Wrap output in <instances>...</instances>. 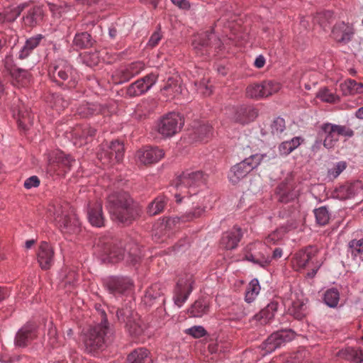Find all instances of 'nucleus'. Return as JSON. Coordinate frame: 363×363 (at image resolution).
Returning <instances> with one entry per match:
<instances>
[{
  "mask_svg": "<svg viewBox=\"0 0 363 363\" xmlns=\"http://www.w3.org/2000/svg\"><path fill=\"white\" fill-rule=\"evenodd\" d=\"M206 176L202 171H190L183 172L176 179L174 182L175 187L179 193L175 194L177 203H181L182 199L187 196H196L193 201L194 206L199 203V199L202 201V197H204V203L207 206V199L205 195L196 196L199 190L198 188L205 185Z\"/></svg>",
  "mask_w": 363,
  "mask_h": 363,
  "instance_id": "obj_1",
  "label": "nucleus"
},
{
  "mask_svg": "<svg viewBox=\"0 0 363 363\" xmlns=\"http://www.w3.org/2000/svg\"><path fill=\"white\" fill-rule=\"evenodd\" d=\"M107 208L111 218L125 225L130 224L139 213L127 192H115L107 199Z\"/></svg>",
  "mask_w": 363,
  "mask_h": 363,
  "instance_id": "obj_2",
  "label": "nucleus"
},
{
  "mask_svg": "<svg viewBox=\"0 0 363 363\" xmlns=\"http://www.w3.org/2000/svg\"><path fill=\"white\" fill-rule=\"evenodd\" d=\"M204 199V197H202V201L199 199V203L196 206H193L192 210L186 212L184 215L181 216L167 218L158 223L154 229L155 238L159 239L162 235H166L169 236V233L170 231L179 228L182 224L201 217L206 209Z\"/></svg>",
  "mask_w": 363,
  "mask_h": 363,
  "instance_id": "obj_3",
  "label": "nucleus"
},
{
  "mask_svg": "<svg viewBox=\"0 0 363 363\" xmlns=\"http://www.w3.org/2000/svg\"><path fill=\"white\" fill-rule=\"evenodd\" d=\"M102 315L101 323L91 327L84 334L83 342L85 350L89 353L101 349L111 340L112 331L108 326L104 312L102 313Z\"/></svg>",
  "mask_w": 363,
  "mask_h": 363,
  "instance_id": "obj_4",
  "label": "nucleus"
},
{
  "mask_svg": "<svg viewBox=\"0 0 363 363\" xmlns=\"http://www.w3.org/2000/svg\"><path fill=\"white\" fill-rule=\"evenodd\" d=\"M48 213L62 233L74 234L79 231V219L67 206H62L60 204L52 205L48 208Z\"/></svg>",
  "mask_w": 363,
  "mask_h": 363,
  "instance_id": "obj_5",
  "label": "nucleus"
},
{
  "mask_svg": "<svg viewBox=\"0 0 363 363\" xmlns=\"http://www.w3.org/2000/svg\"><path fill=\"white\" fill-rule=\"evenodd\" d=\"M274 157V155L270 157L267 154L255 153L250 155L231 167L228 175L230 182L233 184L238 183L250 172L256 169L266 158L269 160Z\"/></svg>",
  "mask_w": 363,
  "mask_h": 363,
  "instance_id": "obj_6",
  "label": "nucleus"
},
{
  "mask_svg": "<svg viewBox=\"0 0 363 363\" xmlns=\"http://www.w3.org/2000/svg\"><path fill=\"white\" fill-rule=\"evenodd\" d=\"M97 155L99 160L105 166L119 163L123 159L124 145L118 140L112 141L110 144L102 143Z\"/></svg>",
  "mask_w": 363,
  "mask_h": 363,
  "instance_id": "obj_7",
  "label": "nucleus"
},
{
  "mask_svg": "<svg viewBox=\"0 0 363 363\" xmlns=\"http://www.w3.org/2000/svg\"><path fill=\"white\" fill-rule=\"evenodd\" d=\"M184 120L181 114L170 112L162 116L157 121V130L164 138H171L181 130Z\"/></svg>",
  "mask_w": 363,
  "mask_h": 363,
  "instance_id": "obj_8",
  "label": "nucleus"
},
{
  "mask_svg": "<svg viewBox=\"0 0 363 363\" xmlns=\"http://www.w3.org/2000/svg\"><path fill=\"white\" fill-rule=\"evenodd\" d=\"M320 130L325 134L323 146L328 150L333 149L335 146L340 136L350 138L354 135V131L350 128L330 123L322 124Z\"/></svg>",
  "mask_w": 363,
  "mask_h": 363,
  "instance_id": "obj_9",
  "label": "nucleus"
},
{
  "mask_svg": "<svg viewBox=\"0 0 363 363\" xmlns=\"http://www.w3.org/2000/svg\"><path fill=\"white\" fill-rule=\"evenodd\" d=\"M140 257V250L135 244H128L125 247V250L122 248V245H114L108 253V258L111 262H117L124 259L126 263L134 264L139 262Z\"/></svg>",
  "mask_w": 363,
  "mask_h": 363,
  "instance_id": "obj_10",
  "label": "nucleus"
},
{
  "mask_svg": "<svg viewBox=\"0 0 363 363\" xmlns=\"http://www.w3.org/2000/svg\"><path fill=\"white\" fill-rule=\"evenodd\" d=\"M245 259L265 267L272 260L270 249L266 244L256 242L247 245L245 248Z\"/></svg>",
  "mask_w": 363,
  "mask_h": 363,
  "instance_id": "obj_11",
  "label": "nucleus"
},
{
  "mask_svg": "<svg viewBox=\"0 0 363 363\" xmlns=\"http://www.w3.org/2000/svg\"><path fill=\"white\" fill-rule=\"evenodd\" d=\"M52 77L55 82H57V78L67 82L65 85L68 88H74L76 86L78 80V76L72 67L65 60H58L56 61L51 72Z\"/></svg>",
  "mask_w": 363,
  "mask_h": 363,
  "instance_id": "obj_12",
  "label": "nucleus"
},
{
  "mask_svg": "<svg viewBox=\"0 0 363 363\" xmlns=\"http://www.w3.org/2000/svg\"><path fill=\"white\" fill-rule=\"evenodd\" d=\"M193 49L199 56L209 55L213 48H220V40L211 32H205L199 34L192 43Z\"/></svg>",
  "mask_w": 363,
  "mask_h": 363,
  "instance_id": "obj_13",
  "label": "nucleus"
},
{
  "mask_svg": "<svg viewBox=\"0 0 363 363\" xmlns=\"http://www.w3.org/2000/svg\"><path fill=\"white\" fill-rule=\"evenodd\" d=\"M104 284L110 294L114 297L126 295L132 291L133 281L128 277L112 276L104 280Z\"/></svg>",
  "mask_w": 363,
  "mask_h": 363,
  "instance_id": "obj_14",
  "label": "nucleus"
},
{
  "mask_svg": "<svg viewBox=\"0 0 363 363\" xmlns=\"http://www.w3.org/2000/svg\"><path fill=\"white\" fill-rule=\"evenodd\" d=\"M145 69V63L142 61H136L132 63L121 66L112 74L113 82L121 84L129 81L135 76L139 74Z\"/></svg>",
  "mask_w": 363,
  "mask_h": 363,
  "instance_id": "obj_15",
  "label": "nucleus"
},
{
  "mask_svg": "<svg viewBox=\"0 0 363 363\" xmlns=\"http://www.w3.org/2000/svg\"><path fill=\"white\" fill-rule=\"evenodd\" d=\"M296 336L291 329L281 330L273 333L263 343L262 348L267 353L274 352L286 343L291 341Z\"/></svg>",
  "mask_w": 363,
  "mask_h": 363,
  "instance_id": "obj_16",
  "label": "nucleus"
},
{
  "mask_svg": "<svg viewBox=\"0 0 363 363\" xmlns=\"http://www.w3.org/2000/svg\"><path fill=\"white\" fill-rule=\"evenodd\" d=\"M194 283L192 274H186L184 278L178 280L173 296V301L176 306L181 308L187 301L189 295L193 291Z\"/></svg>",
  "mask_w": 363,
  "mask_h": 363,
  "instance_id": "obj_17",
  "label": "nucleus"
},
{
  "mask_svg": "<svg viewBox=\"0 0 363 363\" xmlns=\"http://www.w3.org/2000/svg\"><path fill=\"white\" fill-rule=\"evenodd\" d=\"M48 165L50 171L56 172L60 167H65L68 170L72 166V164L75 162L69 155H65L60 150H55L49 154L48 157Z\"/></svg>",
  "mask_w": 363,
  "mask_h": 363,
  "instance_id": "obj_18",
  "label": "nucleus"
},
{
  "mask_svg": "<svg viewBox=\"0 0 363 363\" xmlns=\"http://www.w3.org/2000/svg\"><path fill=\"white\" fill-rule=\"evenodd\" d=\"M37 337L36 326L27 323L18 330L15 337V345L19 347H27Z\"/></svg>",
  "mask_w": 363,
  "mask_h": 363,
  "instance_id": "obj_19",
  "label": "nucleus"
},
{
  "mask_svg": "<svg viewBox=\"0 0 363 363\" xmlns=\"http://www.w3.org/2000/svg\"><path fill=\"white\" fill-rule=\"evenodd\" d=\"M318 253L316 247L308 246L299 250L294 255L293 265L296 270L304 269L310 262L313 264V259Z\"/></svg>",
  "mask_w": 363,
  "mask_h": 363,
  "instance_id": "obj_20",
  "label": "nucleus"
},
{
  "mask_svg": "<svg viewBox=\"0 0 363 363\" xmlns=\"http://www.w3.org/2000/svg\"><path fill=\"white\" fill-rule=\"evenodd\" d=\"M37 258L41 269L45 270L50 269L54 263V250L52 245L45 241L41 242Z\"/></svg>",
  "mask_w": 363,
  "mask_h": 363,
  "instance_id": "obj_21",
  "label": "nucleus"
},
{
  "mask_svg": "<svg viewBox=\"0 0 363 363\" xmlns=\"http://www.w3.org/2000/svg\"><path fill=\"white\" fill-rule=\"evenodd\" d=\"M164 155L163 150L157 147L140 150L136 154L138 160L145 164L157 162Z\"/></svg>",
  "mask_w": 363,
  "mask_h": 363,
  "instance_id": "obj_22",
  "label": "nucleus"
},
{
  "mask_svg": "<svg viewBox=\"0 0 363 363\" xmlns=\"http://www.w3.org/2000/svg\"><path fill=\"white\" fill-rule=\"evenodd\" d=\"M354 34L353 28L349 24L340 22L335 24L332 30L333 38L338 43H347Z\"/></svg>",
  "mask_w": 363,
  "mask_h": 363,
  "instance_id": "obj_23",
  "label": "nucleus"
},
{
  "mask_svg": "<svg viewBox=\"0 0 363 363\" xmlns=\"http://www.w3.org/2000/svg\"><path fill=\"white\" fill-rule=\"evenodd\" d=\"M257 111L251 106H241L233 109L232 120L241 124L248 123L257 117Z\"/></svg>",
  "mask_w": 363,
  "mask_h": 363,
  "instance_id": "obj_24",
  "label": "nucleus"
},
{
  "mask_svg": "<svg viewBox=\"0 0 363 363\" xmlns=\"http://www.w3.org/2000/svg\"><path fill=\"white\" fill-rule=\"evenodd\" d=\"M242 236L241 228L234 226L231 230L224 233L220 240V245L226 250L235 249Z\"/></svg>",
  "mask_w": 363,
  "mask_h": 363,
  "instance_id": "obj_25",
  "label": "nucleus"
},
{
  "mask_svg": "<svg viewBox=\"0 0 363 363\" xmlns=\"http://www.w3.org/2000/svg\"><path fill=\"white\" fill-rule=\"evenodd\" d=\"M88 218L89 223L98 228L104 225V216L102 211V203L100 201H96L89 205Z\"/></svg>",
  "mask_w": 363,
  "mask_h": 363,
  "instance_id": "obj_26",
  "label": "nucleus"
},
{
  "mask_svg": "<svg viewBox=\"0 0 363 363\" xmlns=\"http://www.w3.org/2000/svg\"><path fill=\"white\" fill-rule=\"evenodd\" d=\"M278 303L275 301L270 302L259 313L254 315L252 320L258 322L260 325H265L269 320L274 318L275 313L278 309Z\"/></svg>",
  "mask_w": 363,
  "mask_h": 363,
  "instance_id": "obj_27",
  "label": "nucleus"
},
{
  "mask_svg": "<svg viewBox=\"0 0 363 363\" xmlns=\"http://www.w3.org/2000/svg\"><path fill=\"white\" fill-rule=\"evenodd\" d=\"M130 313L131 311L130 309L122 308L117 311L116 315L118 320L126 322V327L131 335H139L142 333L143 329L138 323L132 322L129 318Z\"/></svg>",
  "mask_w": 363,
  "mask_h": 363,
  "instance_id": "obj_28",
  "label": "nucleus"
},
{
  "mask_svg": "<svg viewBox=\"0 0 363 363\" xmlns=\"http://www.w3.org/2000/svg\"><path fill=\"white\" fill-rule=\"evenodd\" d=\"M45 38V36L42 34H37L28 38L23 46L19 50L18 58L23 60L27 58L40 43L42 40Z\"/></svg>",
  "mask_w": 363,
  "mask_h": 363,
  "instance_id": "obj_29",
  "label": "nucleus"
},
{
  "mask_svg": "<svg viewBox=\"0 0 363 363\" xmlns=\"http://www.w3.org/2000/svg\"><path fill=\"white\" fill-rule=\"evenodd\" d=\"M322 301L324 304L330 308H337L340 301V291L335 287H331L322 294Z\"/></svg>",
  "mask_w": 363,
  "mask_h": 363,
  "instance_id": "obj_30",
  "label": "nucleus"
},
{
  "mask_svg": "<svg viewBox=\"0 0 363 363\" xmlns=\"http://www.w3.org/2000/svg\"><path fill=\"white\" fill-rule=\"evenodd\" d=\"M208 311V302L204 298H199L188 308L187 313L192 318H201L207 314Z\"/></svg>",
  "mask_w": 363,
  "mask_h": 363,
  "instance_id": "obj_31",
  "label": "nucleus"
},
{
  "mask_svg": "<svg viewBox=\"0 0 363 363\" xmlns=\"http://www.w3.org/2000/svg\"><path fill=\"white\" fill-rule=\"evenodd\" d=\"M127 363H152V359L146 348L139 347L128 354Z\"/></svg>",
  "mask_w": 363,
  "mask_h": 363,
  "instance_id": "obj_32",
  "label": "nucleus"
},
{
  "mask_svg": "<svg viewBox=\"0 0 363 363\" xmlns=\"http://www.w3.org/2000/svg\"><path fill=\"white\" fill-rule=\"evenodd\" d=\"M338 356L352 363H362L363 362V350H355L352 347L342 349L338 352Z\"/></svg>",
  "mask_w": 363,
  "mask_h": 363,
  "instance_id": "obj_33",
  "label": "nucleus"
},
{
  "mask_svg": "<svg viewBox=\"0 0 363 363\" xmlns=\"http://www.w3.org/2000/svg\"><path fill=\"white\" fill-rule=\"evenodd\" d=\"M77 113L83 118H86L93 115L99 114L103 112V107L99 104L83 103L77 108Z\"/></svg>",
  "mask_w": 363,
  "mask_h": 363,
  "instance_id": "obj_34",
  "label": "nucleus"
},
{
  "mask_svg": "<svg viewBox=\"0 0 363 363\" xmlns=\"http://www.w3.org/2000/svg\"><path fill=\"white\" fill-rule=\"evenodd\" d=\"M96 133V130L88 125L84 126H79L73 130V135L79 141L75 142V144L79 143V145L86 143V140L89 137H93Z\"/></svg>",
  "mask_w": 363,
  "mask_h": 363,
  "instance_id": "obj_35",
  "label": "nucleus"
},
{
  "mask_svg": "<svg viewBox=\"0 0 363 363\" xmlns=\"http://www.w3.org/2000/svg\"><path fill=\"white\" fill-rule=\"evenodd\" d=\"M340 87L345 96L363 94V84L358 83L354 79L345 80L340 84Z\"/></svg>",
  "mask_w": 363,
  "mask_h": 363,
  "instance_id": "obj_36",
  "label": "nucleus"
},
{
  "mask_svg": "<svg viewBox=\"0 0 363 363\" xmlns=\"http://www.w3.org/2000/svg\"><path fill=\"white\" fill-rule=\"evenodd\" d=\"M43 16V12L40 7H33L30 9L26 15L23 16V22L27 26L34 27L42 21Z\"/></svg>",
  "mask_w": 363,
  "mask_h": 363,
  "instance_id": "obj_37",
  "label": "nucleus"
},
{
  "mask_svg": "<svg viewBox=\"0 0 363 363\" xmlns=\"http://www.w3.org/2000/svg\"><path fill=\"white\" fill-rule=\"evenodd\" d=\"M303 139L297 136L290 140L281 143L278 147L279 152L281 155H288L295 149H296L303 143Z\"/></svg>",
  "mask_w": 363,
  "mask_h": 363,
  "instance_id": "obj_38",
  "label": "nucleus"
},
{
  "mask_svg": "<svg viewBox=\"0 0 363 363\" xmlns=\"http://www.w3.org/2000/svg\"><path fill=\"white\" fill-rule=\"evenodd\" d=\"M94 40L87 32L77 33L73 40V45L78 49H84L91 47Z\"/></svg>",
  "mask_w": 363,
  "mask_h": 363,
  "instance_id": "obj_39",
  "label": "nucleus"
},
{
  "mask_svg": "<svg viewBox=\"0 0 363 363\" xmlns=\"http://www.w3.org/2000/svg\"><path fill=\"white\" fill-rule=\"evenodd\" d=\"M167 199L164 196H158L154 199L147 207V213L150 216H155L161 213L166 204Z\"/></svg>",
  "mask_w": 363,
  "mask_h": 363,
  "instance_id": "obj_40",
  "label": "nucleus"
},
{
  "mask_svg": "<svg viewBox=\"0 0 363 363\" xmlns=\"http://www.w3.org/2000/svg\"><path fill=\"white\" fill-rule=\"evenodd\" d=\"M162 294L160 286L158 284L152 285L145 292L143 301L146 305L151 306L154 301L160 298Z\"/></svg>",
  "mask_w": 363,
  "mask_h": 363,
  "instance_id": "obj_41",
  "label": "nucleus"
},
{
  "mask_svg": "<svg viewBox=\"0 0 363 363\" xmlns=\"http://www.w3.org/2000/svg\"><path fill=\"white\" fill-rule=\"evenodd\" d=\"M260 291V286L257 279L250 281L247 286L245 300L247 303L255 301Z\"/></svg>",
  "mask_w": 363,
  "mask_h": 363,
  "instance_id": "obj_42",
  "label": "nucleus"
},
{
  "mask_svg": "<svg viewBox=\"0 0 363 363\" xmlns=\"http://www.w3.org/2000/svg\"><path fill=\"white\" fill-rule=\"evenodd\" d=\"M81 62L89 67L96 66L100 62L98 52H84L79 55Z\"/></svg>",
  "mask_w": 363,
  "mask_h": 363,
  "instance_id": "obj_43",
  "label": "nucleus"
},
{
  "mask_svg": "<svg viewBox=\"0 0 363 363\" xmlns=\"http://www.w3.org/2000/svg\"><path fill=\"white\" fill-rule=\"evenodd\" d=\"M147 91V90L146 89V87H145L143 82H141L140 79H138L128 86L127 88L126 94L130 97H135L140 96Z\"/></svg>",
  "mask_w": 363,
  "mask_h": 363,
  "instance_id": "obj_44",
  "label": "nucleus"
},
{
  "mask_svg": "<svg viewBox=\"0 0 363 363\" xmlns=\"http://www.w3.org/2000/svg\"><path fill=\"white\" fill-rule=\"evenodd\" d=\"M262 82L260 84H253L249 85L246 89V95L247 97L255 99H263Z\"/></svg>",
  "mask_w": 363,
  "mask_h": 363,
  "instance_id": "obj_45",
  "label": "nucleus"
},
{
  "mask_svg": "<svg viewBox=\"0 0 363 363\" xmlns=\"http://www.w3.org/2000/svg\"><path fill=\"white\" fill-rule=\"evenodd\" d=\"M262 86L264 98L276 94L281 89V85L279 83L272 80L262 82Z\"/></svg>",
  "mask_w": 363,
  "mask_h": 363,
  "instance_id": "obj_46",
  "label": "nucleus"
},
{
  "mask_svg": "<svg viewBox=\"0 0 363 363\" xmlns=\"http://www.w3.org/2000/svg\"><path fill=\"white\" fill-rule=\"evenodd\" d=\"M306 306L302 302H294L291 307L289 308V313L295 318L301 320L306 314Z\"/></svg>",
  "mask_w": 363,
  "mask_h": 363,
  "instance_id": "obj_47",
  "label": "nucleus"
},
{
  "mask_svg": "<svg viewBox=\"0 0 363 363\" xmlns=\"http://www.w3.org/2000/svg\"><path fill=\"white\" fill-rule=\"evenodd\" d=\"M348 252L351 253L353 259L360 256L363 253V239H354L348 244Z\"/></svg>",
  "mask_w": 363,
  "mask_h": 363,
  "instance_id": "obj_48",
  "label": "nucleus"
},
{
  "mask_svg": "<svg viewBox=\"0 0 363 363\" xmlns=\"http://www.w3.org/2000/svg\"><path fill=\"white\" fill-rule=\"evenodd\" d=\"M314 214L317 223L325 225L330 220V213L325 206H321L314 210Z\"/></svg>",
  "mask_w": 363,
  "mask_h": 363,
  "instance_id": "obj_49",
  "label": "nucleus"
},
{
  "mask_svg": "<svg viewBox=\"0 0 363 363\" xmlns=\"http://www.w3.org/2000/svg\"><path fill=\"white\" fill-rule=\"evenodd\" d=\"M270 128L273 135L280 137L286 128L284 119L281 117L274 118L271 123Z\"/></svg>",
  "mask_w": 363,
  "mask_h": 363,
  "instance_id": "obj_50",
  "label": "nucleus"
},
{
  "mask_svg": "<svg viewBox=\"0 0 363 363\" xmlns=\"http://www.w3.org/2000/svg\"><path fill=\"white\" fill-rule=\"evenodd\" d=\"M316 96L322 101L327 103H335L340 100L337 95L331 92L326 88L320 89Z\"/></svg>",
  "mask_w": 363,
  "mask_h": 363,
  "instance_id": "obj_51",
  "label": "nucleus"
},
{
  "mask_svg": "<svg viewBox=\"0 0 363 363\" xmlns=\"http://www.w3.org/2000/svg\"><path fill=\"white\" fill-rule=\"evenodd\" d=\"M24 9V6H18L13 8L6 13H0V21H14L21 14Z\"/></svg>",
  "mask_w": 363,
  "mask_h": 363,
  "instance_id": "obj_52",
  "label": "nucleus"
},
{
  "mask_svg": "<svg viewBox=\"0 0 363 363\" xmlns=\"http://www.w3.org/2000/svg\"><path fill=\"white\" fill-rule=\"evenodd\" d=\"M197 136L196 138L200 141H204L212 134V128L208 124L200 125L194 132Z\"/></svg>",
  "mask_w": 363,
  "mask_h": 363,
  "instance_id": "obj_53",
  "label": "nucleus"
},
{
  "mask_svg": "<svg viewBox=\"0 0 363 363\" xmlns=\"http://www.w3.org/2000/svg\"><path fill=\"white\" fill-rule=\"evenodd\" d=\"M346 167L345 162L341 161L335 163L333 167L328 170V177L330 179H336L346 169Z\"/></svg>",
  "mask_w": 363,
  "mask_h": 363,
  "instance_id": "obj_54",
  "label": "nucleus"
},
{
  "mask_svg": "<svg viewBox=\"0 0 363 363\" xmlns=\"http://www.w3.org/2000/svg\"><path fill=\"white\" fill-rule=\"evenodd\" d=\"M284 236V230L283 229H277L272 233H271L265 239V242L267 246L269 245H275L279 240H281Z\"/></svg>",
  "mask_w": 363,
  "mask_h": 363,
  "instance_id": "obj_55",
  "label": "nucleus"
},
{
  "mask_svg": "<svg viewBox=\"0 0 363 363\" xmlns=\"http://www.w3.org/2000/svg\"><path fill=\"white\" fill-rule=\"evenodd\" d=\"M348 186L352 199L363 196V181L357 180L348 184Z\"/></svg>",
  "mask_w": 363,
  "mask_h": 363,
  "instance_id": "obj_56",
  "label": "nucleus"
},
{
  "mask_svg": "<svg viewBox=\"0 0 363 363\" xmlns=\"http://www.w3.org/2000/svg\"><path fill=\"white\" fill-rule=\"evenodd\" d=\"M348 184L342 185L335 189L334 194L335 197L340 200H346L352 199L350 193Z\"/></svg>",
  "mask_w": 363,
  "mask_h": 363,
  "instance_id": "obj_57",
  "label": "nucleus"
},
{
  "mask_svg": "<svg viewBox=\"0 0 363 363\" xmlns=\"http://www.w3.org/2000/svg\"><path fill=\"white\" fill-rule=\"evenodd\" d=\"M186 333L195 337L200 338L204 337L207 332L205 328L201 325H194L186 330Z\"/></svg>",
  "mask_w": 363,
  "mask_h": 363,
  "instance_id": "obj_58",
  "label": "nucleus"
},
{
  "mask_svg": "<svg viewBox=\"0 0 363 363\" xmlns=\"http://www.w3.org/2000/svg\"><path fill=\"white\" fill-rule=\"evenodd\" d=\"M140 80L143 82L145 87H146V89L148 91L156 83L157 75L154 73H150L140 79Z\"/></svg>",
  "mask_w": 363,
  "mask_h": 363,
  "instance_id": "obj_59",
  "label": "nucleus"
},
{
  "mask_svg": "<svg viewBox=\"0 0 363 363\" xmlns=\"http://www.w3.org/2000/svg\"><path fill=\"white\" fill-rule=\"evenodd\" d=\"M48 335L50 345L52 347H55L57 343L58 334L56 327L52 323H50L48 328Z\"/></svg>",
  "mask_w": 363,
  "mask_h": 363,
  "instance_id": "obj_60",
  "label": "nucleus"
},
{
  "mask_svg": "<svg viewBox=\"0 0 363 363\" xmlns=\"http://www.w3.org/2000/svg\"><path fill=\"white\" fill-rule=\"evenodd\" d=\"M162 37V35L160 32V28H159L151 35L148 40L147 45L150 48L155 47L161 40Z\"/></svg>",
  "mask_w": 363,
  "mask_h": 363,
  "instance_id": "obj_61",
  "label": "nucleus"
},
{
  "mask_svg": "<svg viewBox=\"0 0 363 363\" xmlns=\"http://www.w3.org/2000/svg\"><path fill=\"white\" fill-rule=\"evenodd\" d=\"M40 185V179L37 176H32L26 179L24 182V187L30 189L33 187H38Z\"/></svg>",
  "mask_w": 363,
  "mask_h": 363,
  "instance_id": "obj_62",
  "label": "nucleus"
},
{
  "mask_svg": "<svg viewBox=\"0 0 363 363\" xmlns=\"http://www.w3.org/2000/svg\"><path fill=\"white\" fill-rule=\"evenodd\" d=\"M197 90L204 96H209L212 93L211 86H208L205 80L199 82Z\"/></svg>",
  "mask_w": 363,
  "mask_h": 363,
  "instance_id": "obj_63",
  "label": "nucleus"
},
{
  "mask_svg": "<svg viewBox=\"0 0 363 363\" xmlns=\"http://www.w3.org/2000/svg\"><path fill=\"white\" fill-rule=\"evenodd\" d=\"M172 2L182 9L188 10L190 9V4L187 0H171Z\"/></svg>",
  "mask_w": 363,
  "mask_h": 363,
  "instance_id": "obj_64",
  "label": "nucleus"
}]
</instances>
